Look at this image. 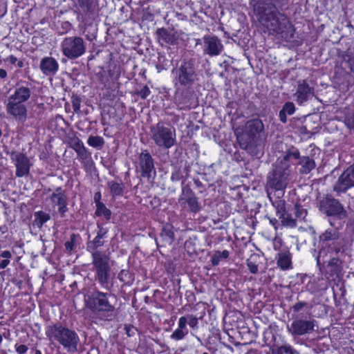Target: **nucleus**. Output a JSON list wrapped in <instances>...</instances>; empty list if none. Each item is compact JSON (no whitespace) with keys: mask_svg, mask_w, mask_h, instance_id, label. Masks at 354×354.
I'll return each instance as SVG.
<instances>
[{"mask_svg":"<svg viewBox=\"0 0 354 354\" xmlns=\"http://www.w3.org/2000/svg\"><path fill=\"white\" fill-rule=\"evenodd\" d=\"M183 201H184V198H183V196H180V197L179 198V199H178V201H179V203H180L181 205H183V204L184 203Z\"/></svg>","mask_w":354,"mask_h":354,"instance_id":"58","label":"nucleus"},{"mask_svg":"<svg viewBox=\"0 0 354 354\" xmlns=\"http://www.w3.org/2000/svg\"><path fill=\"white\" fill-rule=\"evenodd\" d=\"M80 105H81V102H80V100L78 97H76V98L73 100V101H72V106H73V111L77 113V112L80 111Z\"/></svg>","mask_w":354,"mask_h":354,"instance_id":"44","label":"nucleus"},{"mask_svg":"<svg viewBox=\"0 0 354 354\" xmlns=\"http://www.w3.org/2000/svg\"><path fill=\"white\" fill-rule=\"evenodd\" d=\"M279 118H280V120L283 122V123H286V121H287V117H286V113H284L283 111H279Z\"/></svg>","mask_w":354,"mask_h":354,"instance_id":"52","label":"nucleus"},{"mask_svg":"<svg viewBox=\"0 0 354 354\" xmlns=\"http://www.w3.org/2000/svg\"><path fill=\"white\" fill-rule=\"evenodd\" d=\"M263 124L259 119L247 122L243 133L238 137L241 149L252 156H257L260 148V136Z\"/></svg>","mask_w":354,"mask_h":354,"instance_id":"5","label":"nucleus"},{"mask_svg":"<svg viewBox=\"0 0 354 354\" xmlns=\"http://www.w3.org/2000/svg\"><path fill=\"white\" fill-rule=\"evenodd\" d=\"M136 171L140 174L141 177L147 179L151 177L152 174H156L153 159L147 150L139 155Z\"/></svg>","mask_w":354,"mask_h":354,"instance_id":"15","label":"nucleus"},{"mask_svg":"<svg viewBox=\"0 0 354 354\" xmlns=\"http://www.w3.org/2000/svg\"><path fill=\"white\" fill-rule=\"evenodd\" d=\"M77 145L81 148H83V145L81 144V141L79 139H77Z\"/></svg>","mask_w":354,"mask_h":354,"instance_id":"57","label":"nucleus"},{"mask_svg":"<svg viewBox=\"0 0 354 354\" xmlns=\"http://www.w3.org/2000/svg\"><path fill=\"white\" fill-rule=\"evenodd\" d=\"M284 156H289L288 157V162H290V159L291 158H294L295 159H298L299 158V152L298 151H295L292 152H289L285 154Z\"/></svg>","mask_w":354,"mask_h":354,"instance_id":"49","label":"nucleus"},{"mask_svg":"<svg viewBox=\"0 0 354 354\" xmlns=\"http://www.w3.org/2000/svg\"><path fill=\"white\" fill-rule=\"evenodd\" d=\"M151 93L150 89L147 86H145L139 92V95L142 99H146Z\"/></svg>","mask_w":354,"mask_h":354,"instance_id":"42","label":"nucleus"},{"mask_svg":"<svg viewBox=\"0 0 354 354\" xmlns=\"http://www.w3.org/2000/svg\"><path fill=\"white\" fill-rule=\"evenodd\" d=\"M7 77V72L3 68H0V77L4 79Z\"/></svg>","mask_w":354,"mask_h":354,"instance_id":"53","label":"nucleus"},{"mask_svg":"<svg viewBox=\"0 0 354 354\" xmlns=\"http://www.w3.org/2000/svg\"><path fill=\"white\" fill-rule=\"evenodd\" d=\"M318 328L317 322L312 317L309 319L297 316L290 325L287 326V330L294 338L309 335Z\"/></svg>","mask_w":354,"mask_h":354,"instance_id":"9","label":"nucleus"},{"mask_svg":"<svg viewBox=\"0 0 354 354\" xmlns=\"http://www.w3.org/2000/svg\"><path fill=\"white\" fill-rule=\"evenodd\" d=\"M78 2L82 11L86 13H91L95 8L94 0H78Z\"/></svg>","mask_w":354,"mask_h":354,"instance_id":"31","label":"nucleus"},{"mask_svg":"<svg viewBox=\"0 0 354 354\" xmlns=\"http://www.w3.org/2000/svg\"><path fill=\"white\" fill-rule=\"evenodd\" d=\"M111 193L113 196H120L123 192V185L115 181H110L108 183Z\"/></svg>","mask_w":354,"mask_h":354,"instance_id":"32","label":"nucleus"},{"mask_svg":"<svg viewBox=\"0 0 354 354\" xmlns=\"http://www.w3.org/2000/svg\"><path fill=\"white\" fill-rule=\"evenodd\" d=\"M127 275H129V272L127 270H122L118 274V279L120 281H125Z\"/></svg>","mask_w":354,"mask_h":354,"instance_id":"48","label":"nucleus"},{"mask_svg":"<svg viewBox=\"0 0 354 354\" xmlns=\"http://www.w3.org/2000/svg\"><path fill=\"white\" fill-rule=\"evenodd\" d=\"M7 113L15 120L24 122L27 118V107L23 102H20L8 97L6 102Z\"/></svg>","mask_w":354,"mask_h":354,"instance_id":"17","label":"nucleus"},{"mask_svg":"<svg viewBox=\"0 0 354 354\" xmlns=\"http://www.w3.org/2000/svg\"><path fill=\"white\" fill-rule=\"evenodd\" d=\"M100 198H101V194L100 192L95 193V194L94 196V200L96 202V203L97 202H100Z\"/></svg>","mask_w":354,"mask_h":354,"instance_id":"54","label":"nucleus"},{"mask_svg":"<svg viewBox=\"0 0 354 354\" xmlns=\"http://www.w3.org/2000/svg\"><path fill=\"white\" fill-rule=\"evenodd\" d=\"M322 248L317 257L319 266L326 267L330 274H338L342 270V256L343 255L342 241L339 233L335 230H326L319 236Z\"/></svg>","mask_w":354,"mask_h":354,"instance_id":"2","label":"nucleus"},{"mask_svg":"<svg viewBox=\"0 0 354 354\" xmlns=\"http://www.w3.org/2000/svg\"><path fill=\"white\" fill-rule=\"evenodd\" d=\"M176 80L180 85L192 84L196 79V71L194 62L192 59L184 60L176 71Z\"/></svg>","mask_w":354,"mask_h":354,"instance_id":"11","label":"nucleus"},{"mask_svg":"<svg viewBox=\"0 0 354 354\" xmlns=\"http://www.w3.org/2000/svg\"><path fill=\"white\" fill-rule=\"evenodd\" d=\"M306 305L304 301H299L292 306V309L295 313H298Z\"/></svg>","mask_w":354,"mask_h":354,"instance_id":"43","label":"nucleus"},{"mask_svg":"<svg viewBox=\"0 0 354 354\" xmlns=\"http://www.w3.org/2000/svg\"><path fill=\"white\" fill-rule=\"evenodd\" d=\"M127 334H128L129 335H130V334H129L130 330H129V329H127Z\"/></svg>","mask_w":354,"mask_h":354,"instance_id":"60","label":"nucleus"},{"mask_svg":"<svg viewBox=\"0 0 354 354\" xmlns=\"http://www.w3.org/2000/svg\"><path fill=\"white\" fill-rule=\"evenodd\" d=\"M65 248L67 251L70 252L73 249L74 247V243L73 239H71L69 241H66L64 244Z\"/></svg>","mask_w":354,"mask_h":354,"instance_id":"50","label":"nucleus"},{"mask_svg":"<svg viewBox=\"0 0 354 354\" xmlns=\"http://www.w3.org/2000/svg\"><path fill=\"white\" fill-rule=\"evenodd\" d=\"M247 266L251 273L256 274L258 272V266L254 263L248 262Z\"/></svg>","mask_w":354,"mask_h":354,"instance_id":"45","label":"nucleus"},{"mask_svg":"<svg viewBox=\"0 0 354 354\" xmlns=\"http://www.w3.org/2000/svg\"><path fill=\"white\" fill-rule=\"evenodd\" d=\"M196 45H201L203 54L210 57L218 56L223 51L224 46L221 40L216 35H205L196 42Z\"/></svg>","mask_w":354,"mask_h":354,"instance_id":"12","label":"nucleus"},{"mask_svg":"<svg viewBox=\"0 0 354 354\" xmlns=\"http://www.w3.org/2000/svg\"><path fill=\"white\" fill-rule=\"evenodd\" d=\"M187 334V321L185 317H181L178 319V328L170 335V338L179 341L183 339Z\"/></svg>","mask_w":354,"mask_h":354,"instance_id":"24","label":"nucleus"},{"mask_svg":"<svg viewBox=\"0 0 354 354\" xmlns=\"http://www.w3.org/2000/svg\"><path fill=\"white\" fill-rule=\"evenodd\" d=\"M319 209L327 216H337L344 218L347 216L346 211L343 205L336 199L326 197L319 202Z\"/></svg>","mask_w":354,"mask_h":354,"instance_id":"13","label":"nucleus"},{"mask_svg":"<svg viewBox=\"0 0 354 354\" xmlns=\"http://www.w3.org/2000/svg\"><path fill=\"white\" fill-rule=\"evenodd\" d=\"M183 195H185L187 196L185 203H187L189 210L194 213L198 212L201 209L200 204L192 190L190 189L183 188Z\"/></svg>","mask_w":354,"mask_h":354,"instance_id":"25","label":"nucleus"},{"mask_svg":"<svg viewBox=\"0 0 354 354\" xmlns=\"http://www.w3.org/2000/svg\"><path fill=\"white\" fill-rule=\"evenodd\" d=\"M272 354H294V352L290 346H281L273 350Z\"/></svg>","mask_w":354,"mask_h":354,"instance_id":"38","label":"nucleus"},{"mask_svg":"<svg viewBox=\"0 0 354 354\" xmlns=\"http://www.w3.org/2000/svg\"><path fill=\"white\" fill-rule=\"evenodd\" d=\"M11 257L12 254L8 250H4L0 254V258L3 259L2 261H0V269H4L10 264V259Z\"/></svg>","mask_w":354,"mask_h":354,"instance_id":"36","label":"nucleus"},{"mask_svg":"<svg viewBox=\"0 0 354 354\" xmlns=\"http://www.w3.org/2000/svg\"><path fill=\"white\" fill-rule=\"evenodd\" d=\"M109 257L100 251L92 252V263L95 270V278L102 287L109 289L111 278Z\"/></svg>","mask_w":354,"mask_h":354,"instance_id":"7","label":"nucleus"},{"mask_svg":"<svg viewBox=\"0 0 354 354\" xmlns=\"http://www.w3.org/2000/svg\"><path fill=\"white\" fill-rule=\"evenodd\" d=\"M33 225L41 229L44 223L50 220V215L42 211H39L34 214Z\"/></svg>","mask_w":354,"mask_h":354,"instance_id":"29","label":"nucleus"},{"mask_svg":"<svg viewBox=\"0 0 354 354\" xmlns=\"http://www.w3.org/2000/svg\"><path fill=\"white\" fill-rule=\"evenodd\" d=\"M111 295L100 291H95L86 299V306L94 313L112 312L114 306L109 299Z\"/></svg>","mask_w":354,"mask_h":354,"instance_id":"10","label":"nucleus"},{"mask_svg":"<svg viewBox=\"0 0 354 354\" xmlns=\"http://www.w3.org/2000/svg\"><path fill=\"white\" fill-rule=\"evenodd\" d=\"M87 143L93 147H102L104 144V140L100 136H91L88 138Z\"/></svg>","mask_w":354,"mask_h":354,"instance_id":"35","label":"nucleus"},{"mask_svg":"<svg viewBox=\"0 0 354 354\" xmlns=\"http://www.w3.org/2000/svg\"><path fill=\"white\" fill-rule=\"evenodd\" d=\"M107 233V230L102 227H99L97 236L92 241L88 243L87 249L91 253L93 251H97V248L104 245L103 239Z\"/></svg>","mask_w":354,"mask_h":354,"instance_id":"27","label":"nucleus"},{"mask_svg":"<svg viewBox=\"0 0 354 354\" xmlns=\"http://www.w3.org/2000/svg\"><path fill=\"white\" fill-rule=\"evenodd\" d=\"M229 257V252L226 250L223 252L216 251L211 257V262L213 266H217L222 259H227Z\"/></svg>","mask_w":354,"mask_h":354,"instance_id":"33","label":"nucleus"},{"mask_svg":"<svg viewBox=\"0 0 354 354\" xmlns=\"http://www.w3.org/2000/svg\"><path fill=\"white\" fill-rule=\"evenodd\" d=\"M301 168L300 172L307 174L315 167V161L309 157H303L300 161Z\"/></svg>","mask_w":354,"mask_h":354,"instance_id":"30","label":"nucleus"},{"mask_svg":"<svg viewBox=\"0 0 354 354\" xmlns=\"http://www.w3.org/2000/svg\"><path fill=\"white\" fill-rule=\"evenodd\" d=\"M294 214L297 220H304L307 215V211L301 206L295 205L294 207Z\"/></svg>","mask_w":354,"mask_h":354,"instance_id":"37","label":"nucleus"},{"mask_svg":"<svg viewBox=\"0 0 354 354\" xmlns=\"http://www.w3.org/2000/svg\"><path fill=\"white\" fill-rule=\"evenodd\" d=\"M173 229L174 227L169 223H166L162 226L160 237L163 246L167 245H171L174 242L175 239V234Z\"/></svg>","mask_w":354,"mask_h":354,"instance_id":"23","label":"nucleus"},{"mask_svg":"<svg viewBox=\"0 0 354 354\" xmlns=\"http://www.w3.org/2000/svg\"><path fill=\"white\" fill-rule=\"evenodd\" d=\"M50 199L53 207L57 206V212L62 217H64L68 209L67 207L66 196L62 188H57L55 192L51 194Z\"/></svg>","mask_w":354,"mask_h":354,"instance_id":"19","label":"nucleus"},{"mask_svg":"<svg viewBox=\"0 0 354 354\" xmlns=\"http://www.w3.org/2000/svg\"><path fill=\"white\" fill-rule=\"evenodd\" d=\"M150 137L157 147L167 149L171 148L176 141L175 129L162 122L150 127Z\"/></svg>","mask_w":354,"mask_h":354,"instance_id":"6","label":"nucleus"},{"mask_svg":"<svg viewBox=\"0 0 354 354\" xmlns=\"http://www.w3.org/2000/svg\"><path fill=\"white\" fill-rule=\"evenodd\" d=\"M39 68L46 76L55 75L59 69L57 61L52 57H44L40 61Z\"/></svg>","mask_w":354,"mask_h":354,"instance_id":"20","label":"nucleus"},{"mask_svg":"<svg viewBox=\"0 0 354 354\" xmlns=\"http://www.w3.org/2000/svg\"><path fill=\"white\" fill-rule=\"evenodd\" d=\"M269 198L276 209L277 216L281 224L285 227H295L297 226V219L292 218L291 214L286 211V202L282 199H274L272 194H269Z\"/></svg>","mask_w":354,"mask_h":354,"instance_id":"14","label":"nucleus"},{"mask_svg":"<svg viewBox=\"0 0 354 354\" xmlns=\"http://www.w3.org/2000/svg\"><path fill=\"white\" fill-rule=\"evenodd\" d=\"M281 111L286 114L292 115L295 111V104L292 102H288L283 106Z\"/></svg>","mask_w":354,"mask_h":354,"instance_id":"39","label":"nucleus"},{"mask_svg":"<svg viewBox=\"0 0 354 354\" xmlns=\"http://www.w3.org/2000/svg\"><path fill=\"white\" fill-rule=\"evenodd\" d=\"M277 220L276 218H270V223L272 225H275L277 223Z\"/></svg>","mask_w":354,"mask_h":354,"instance_id":"55","label":"nucleus"},{"mask_svg":"<svg viewBox=\"0 0 354 354\" xmlns=\"http://www.w3.org/2000/svg\"><path fill=\"white\" fill-rule=\"evenodd\" d=\"M6 62H10L12 64H15L17 62V59L14 55H11L8 56L6 59Z\"/></svg>","mask_w":354,"mask_h":354,"instance_id":"51","label":"nucleus"},{"mask_svg":"<svg viewBox=\"0 0 354 354\" xmlns=\"http://www.w3.org/2000/svg\"><path fill=\"white\" fill-rule=\"evenodd\" d=\"M17 66L19 68H22L24 66V62L23 61H18L17 62Z\"/></svg>","mask_w":354,"mask_h":354,"instance_id":"56","label":"nucleus"},{"mask_svg":"<svg viewBox=\"0 0 354 354\" xmlns=\"http://www.w3.org/2000/svg\"><path fill=\"white\" fill-rule=\"evenodd\" d=\"M63 55L69 59H75L82 56L86 50V44L83 38L79 36L65 37L60 44Z\"/></svg>","mask_w":354,"mask_h":354,"instance_id":"8","label":"nucleus"},{"mask_svg":"<svg viewBox=\"0 0 354 354\" xmlns=\"http://www.w3.org/2000/svg\"><path fill=\"white\" fill-rule=\"evenodd\" d=\"M186 321H187V324H188L190 327L192 328H196L198 325V319L192 315H187V317L184 316Z\"/></svg>","mask_w":354,"mask_h":354,"instance_id":"40","label":"nucleus"},{"mask_svg":"<svg viewBox=\"0 0 354 354\" xmlns=\"http://www.w3.org/2000/svg\"><path fill=\"white\" fill-rule=\"evenodd\" d=\"M156 34L159 41L161 42L162 45H163V43L167 44H174L177 39V37L174 32L165 28L158 29Z\"/></svg>","mask_w":354,"mask_h":354,"instance_id":"26","label":"nucleus"},{"mask_svg":"<svg viewBox=\"0 0 354 354\" xmlns=\"http://www.w3.org/2000/svg\"><path fill=\"white\" fill-rule=\"evenodd\" d=\"M352 187H354V165L349 167L339 176L334 186V190L337 192H345Z\"/></svg>","mask_w":354,"mask_h":354,"instance_id":"18","label":"nucleus"},{"mask_svg":"<svg viewBox=\"0 0 354 354\" xmlns=\"http://www.w3.org/2000/svg\"><path fill=\"white\" fill-rule=\"evenodd\" d=\"M96 212L95 214L98 216H103L105 218L109 219L111 216V211L107 209L105 205L101 203L97 202L96 204Z\"/></svg>","mask_w":354,"mask_h":354,"instance_id":"34","label":"nucleus"},{"mask_svg":"<svg viewBox=\"0 0 354 354\" xmlns=\"http://www.w3.org/2000/svg\"><path fill=\"white\" fill-rule=\"evenodd\" d=\"M15 348L17 353H18L19 354H24L26 353L28 351V347L24 344H21L19 346L16 345Z\"/></svg>","mask_w":354,"mask_h":354,"instance_id":"47","label":"nucleus"},{"mask_svg":"<svg viewBox=\"0 0 354 354\" xmlns=\"http://www.w3.org/2000/svg\"><path fill=\"white\" fill-rule=\"evenodd\" d=\"M182 178V174L179 169L176 170L174 172L172 173L171 178L173 181H178L180 180Z\"/></svg>","mask_w":354,"mask_h":354,"instance_id":"46","label":"nucleus"},{"mask_svg":"<svg viewBox=\"0 0 354 354\" xmlns=\"http://www.w3.org/2000/svg\"><path fill=\"white\" fill-rule=\"evenodd\" d=\"M10 158L16 167V176L21 178L29 175L32 163L24 153L13 151L10 154Z\"/></svg>","mask_w":354,"mask_h":354,"instance_id":"16","label":"nucleus"},{"mask_svg":"<svg viewBox=\"0 0 354 354\" xmlns=\"http://www.w3.org/2000/svg\"><path fill=\"white\" fill-rule=\"evenodd\" d=\"M253 8L254 13L259 16L260 23L268 29L270 34L286 41L294 39V26L289 19L275 7L264 2H257L253 5Z\"/></svg>","mask_w":354,"mask_h":354,"instance_id":"1","label":"nucleus"},{"mask_svg":"<svg viewBox=\"0 0 354 354\" xmlns=\"http://www.w3.org/2000/svg\"><path fill=\"white\" fill-rule=\"evenodd\" d=\"M313 88H311L305 80L299 82L297 90L295 93L297 97V102L302 104L306 102L308 98L313 95Z\"/></svg>","mask_w":354,"mask_h":354,"instance_id":"21","label":"nucleus"},{"mask_svg":"<svg viewBox=\"0 0 354 354\" xmlns=\"http://www.w3.org/2000/svg\"><path fill=\"white\" fill-rule=\"evenodd\" d=\"M35 354H42V353H41V351H39V350H36V351H35Z\"/></svg>","mask_w":354,"mask_h":354,"instance_id":"59","label":"nucleus"},{"mask_svg":"<svg viewBox=\"0 0 354 354\" xmlns=\"http://www.w3.org/2000/svg\"><path fill=\"white\" fill-rule=\"evenodd\" d=\"M345 124L350 129L354 128V113H351L346 117Z\"/></svg>","mask_w":354,"mask_h":354,"instance_id":"41","label":"nucleus"},{"mask_svg":"<svg viewBox=\"0 0 354 354\" xmlns=\"http://www.w3.org/2000/svg\"><path fill=\"white\" fill-rule=\"evenodd\" d=\"M291 259L292 257L289 252H281L278 254L277 264L283 270H288L292 268Z\"/></svg>","mask_w":354,"mask_h":354,"instance_id":"28","label":"nucleus"},{"mask_svg":"<svg viewBox=\"0 0 354 354\" xmlns=\"http://www.w3.org/2000/svg\"><path fill=\"white\" fill-rule=\"evenodd\" d=\"M46 335L52 344L55 342L62 345L69 353H75L78 350L80 337L76 332L60 323L48 326L46 329Z\"/></svg>","mask_w":354,"mask_h":354,"instance_id":"4","label":"nucleus"},{"mask_svg":"<svg viewBox=\"0 0 354 354\" xmlns=\"http://www.w3.org/2000/svg\"><path fill=\"white\" fill-rule=\"evenodd\" d=\"M31 93V89L28 86L18 85L8 97L25 104L30 99Z\"/></svg>","mask_w":354,"mask_h":354,"instance_id":"22","label":"nucleus"},{"mask_svg":"<svg viewBox=\"0 0 354 354\" xmlns=\"http://www.w3.org/2000/svg\"><path fill=\"white\" fill-rule=\"evenodd\" d=\"M289 156H283L277 159L273 164L272 169L269 172L267 178V186L272 189L274 199H281L285 193V189L291 180V165L288 162Z\"/></svg>","mask_w":354,"mask_h":354,"instance_id":"3","label":"nucleus"}]
</instances>
